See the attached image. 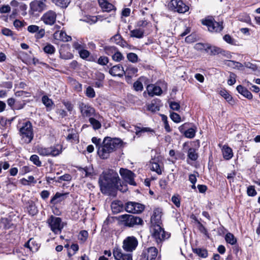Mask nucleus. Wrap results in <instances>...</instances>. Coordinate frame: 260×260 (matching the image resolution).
<instances>
[{"label":"nucleus","instance_id":"nucleus-1","mask_svg":"<svg viewBox=\"0 0 260 260\" xmlns=\"http://www.w3.org/2000/svg\"><path fill=\"white\" fill-rule=\"evenodd\" d=\"M120 181L118 173L114 170L108 169L104 171L99 179L101 192L105 194L116 196Z\"/></svg>","mask_w":260,"mask_h":260},{"label":"nucleus","instance_id":"nucleus-2","mask_svg":"<svg viewBox=\"0 0 260 260\" xmlns=\"http://www.w3.org/2000/svg\"><path fill=\"white\" fill-rule=\"evenodd\" d=\"M124 143L120 138L105 137L102 143V147L98 150V154L103 159L109 157L110 154L118 149H122Z\"/></svg>","mask_w":260,"mask_h":260},{"label":"nucleus","instance_id":"nucleus-3","mask_svg":"<svg viewBox=\"0 0 260 260\" xmlns=\"http://www.w3.org/2000/svg\"><path fill=\"white\" fill-rule=\"evenodd\" d=\"M17 126L18 134L21 140L23 143L28 144L30 143L34 139V133L31 122L27 120L22 123H19Z\"/></svg>","mask_w":260,"mask_h":260},{"label":"nucleus","instance_id":"nucleus-4","mask_svg":"<svg viewBox=\"0 0 260 260\" xmlns=\"http://www.w3.org/2000/svg\"><path fill=\"white\" fill-rule=\"evenodd\" d=\"M116 218L118 220V224L125 228H131L144 224L142 218L132 214H124Z\"/></svg>","mask_w":260,"mask_h":260},{"label":"nucleus","instance_id":"nucleus-5","mask_svg":"<svg viewBox=\"0 0 260 260\" xmlns=\"http://www.w3.org/2000/svg\"><path fill=\"white\" fill-rule=\"evenodd\" d=\"M47 0H33L29 4V14L37 16L47 9Z\"/></svg>","mask_w":260,"mask_h":260},{"label":"nucleus","instance_id":"nucleus-6","mask_svg":"<svg viewBox=\"0 0 260 260\" xmlns=\"http://www.w3.org/2000/svg\"><path fill=\"white\" fill-rule=\"evenodd\" d=\"M201 23L203 25L206 26L211 32H220L224 28L222 21L217 22L212 17L202 19Z\"/></svg>","mask_w":260,"mask_h":260},{"label":"nucleus","instance_id":"nucleus-7","mask_svg":"<svg viewBox=\"0 0 260 260\" xmlns=\"http://www.w3.org/2000/svg\"><path fill=\"white\" fill-rule=\"evenodd\" d=\"M162 224H153L152 237L155 239L156 242L159 244L162 241L168 239L170 236V233L166 232L164 229L161 226Z\"/></svg>","mask_w":260,"mask_h":260},{"label":"nucleus","instance_id":"nucleus-8","mask_svg":"<svg viewBox=\"0 0 260 260\" xmlns=\"http://www.w3.org/2000/svg\"><path fill=\"white\" fill-rule=\"evenodd\" d=\"M168 7L170 10L181 14H184L189 9V6L182 0H171Z\"/></svg>","mask_w":260,"mask_h":260},{"label":"nucleus","instance_id":"nucleus-9","mask_svg":"<svg viewBox=\"0 0 260 260\" xmlns=\"http://www.w3.org/2000/svg\"><path fill=\"white\" fill-rule=\"evenodd\" d=\"M164 85L167 86V83L165 81L158 80L155 84H148L146 86L148 95L149 97H153L155 95L159 96L162 93V90L158 85Z\"/></svg>","mask_w":260,"mask_h":260},{"label":"nucleus","instance_id":"nucleus-10","mask_svg":"<svg viewBox=\"0 0 260 260\" xmlns=\"http://www.w3.org/2000/svg\"><path fill=\"white\" fill-rule=\"evenodd\" d=\"M71 197L73 198L72 194L69 192H56L51 198L50 204L52 206H57L58 204L64 203V201Z\"/></svg>","mask_w":260,"mask_h":260},{"label":"nucleus","instance_id":"nucleus-11","mask_svg":"<svg viewBox=\"0 0 260 260\" xmlns=\"http://www.w3.org/2000/svg\"><path fill=\"white\" fill-rule=\"evenodd\" d=\"M145 209V206L135 202H127L124 205V210L129 213L140 214Z\"/></svg>","mask_w":260,"mask_h":260},{"label":"nucleus","instance_id":"nucleus-12","mask_svg":"<svg viewBox=\"0 0 260 260\" xmlns=\"http://www.w3.org/2000/svg\"><path fill=\"white\" fill-rule=\"evenodd\" d=\"M79 108L81 116L84 118H90L93 117H96V116L95 108L88 104L81 103L79 104Z\"/></svg>","mask_w":260,"mask_h":260},{"label":"nucleus","instance_id":"nucleus-13","mask_svg":"<svg viewBox=\"0 0 260 260\" xmlns=\"http://www.w3.org/2000/svg\"><path fill=\"white\" fill-rule=\"evenodd\" d=\"M62 222L61 218L55 217L53 215L50 216L47 220V223L51 230L55 234L58 232H61L63 226L61 225Z\"/></svg>","mask_w":260,"mask_h":260},{"label":"nucleus","instance_id":"nucleus-14","mask_svg":"<svg viewBox=\"0 0 260 260\" xmlns=\"http://www.w3.org/2000/svg\"><path fill=\"white\" fill-rule=\"evenodd\" d=\"M119 173L126 182L131 185L137 186V183L135 181L136 176L133 171L127 169L120 168Z\"/></svg>","mask_w":260,"mask_h":260},{"label":"nucleus","instance_id":"nucleus-15","mask_svg":"<svg viewBox=\"0 0 260 260\" xmlns=\"http://www.w3.org/2000/svg\"><path fill=\"white\" fill-rule=\"evenodd\" d=\"M138 245V241L134 236H129L123 241L122 248L127 252H132L135 250Z\"/></svg>","mask_w":260,"mask_h":260},{"label":"nucleus","instance_id":"nucleus-16","mask_svg":"<svg viewBox=\"0 0 260 260\" xmlns=\"http://www.w3.org/2000/svg\"><path fill=\"white\" fill-rule=\"evenodd\" d=\"M157 254V249L155 247H150L143 250L140 260H155Z\"/></svg>","mask_w":260,"mask_h":260},{"label":"nucleus","instance_id":"nucleus-17","mask_svg":"<svg viewBox=\"0 0 260 260\" xmlns=\"http://www.w3.org/2000/svg\"><path fill=\"white\" fill-rule=\"evenodd\" d=\"M194 144V147L189 148L187 151V162L190 164L189 160L195 161L199 157V154L197 152L198 148L200 147V141L199 140L193 141L192 142Z\"/></svg>","mask_w":260,"mask_h":260},{"label":"nucleus","instance_id":"nucleus-18","mask_svg":"<svg viewBox=\"0 0 260 260\" xmlns=\"http://www.w3.org/2000/svg\"><path fill=\"white\" fill-rule=\"evenodd\" d=\"M56 18V12L53 10H49L42 15L41 20L46 25L52 26L55 23Z\"/></svg>","mask_w":260,"mask_h":260},{"label":"nucleus","instance_id":"nucleus-19","mask_svg":"<svg viewBox=\"0 0 260 260\" xmlns=\"http://www.w3.org/2000/svg\"><path fill=\"white\" fill-rule=\"evenodd\" d=\"M107 69H109V73L112 76L122 77L124 75V70L121 64L112 66V63H109L107 66Z\"/></svg>","mask_w":260,"mask_h":260},{"label":"nucleus","instance_id":"nucleus-20","mask_svg":"<svg viewBox=\"0 0 260 260\" xmlns=\"http://www.w3.org/2000/svg\"><path fill=\"white\" fill-rule=\"evenodd\" d=\"M113 255L116 260H133L132 255L123 253L118 247H115L113 250Z\"/></svg>","mask_w":260,"mask_h":260},{"label":"nucleus","instance_id":"nucleus-21","mask_svg":"<svg viewBox=\"0 0 260 260\" xmlns=\"http://www.w3.org/2000/svg\"><path fill=\"white\" fill-rule=\"evenodd\" d=\"M53 38L55 40L68 42L72 40V37L67 34L64 30H61L60 31L56 30L53 35Z\"/></svg>","mask_w":260,"mask_h":260},{"label":"nucleus","instance_id":"nucleus-22","mask_svg":"<svg viewBox=\"0 0 260 260\" xmlns=\"http://www.w3.org/2000/svg\"><path fill=\"white\" fill-rule=\"evenodd\" d=\"M98 3L103 12H110L114 10L115 12L116 10L114 5L109 3L107 0H98Z\"/></svg>","mask_w":260,"mask_h":260},{"label":"nucleus","instance_id":"nucleus-23","mask_svg":"<svg viewBox=\"0 0 260 260\" xmlns=\"http://www.w3.org/2000/svg\"><path fill=\"white\" fill-rule=\"evenodd\" d=\"M78 53L80 57L84 60L90 62L95 61L96 60V54H91L90 52L85 48L80 50Z\"/></svg>","mask_w":260,"mask_h":260},{"label":"nucleus","instance_id":"nucleus-24","mask_svg":"<svg viewBox=\"0 0 260 260\" xmlns=\"http://www.w3.org/2000/svg\"><path fill=\"white\" fill-rule=\"evenodd\" d=\"M25 209H26L27 213L31 216L36 215L38 213L35 203L30 200L26 203Z\"/></svg>","mask_w":260,"mask_h":260},{"label":"nucleus","instance_id":"nucleus-25","mask_svg":"<svg viewBox=\"0 0 260 260\" xmlns=\"http://www.w3.org/2000/svg\"><path fill=\"white\" fill-rule=\"evenodd\" d=\"M141 81H143L145 84H147L149 82V80L147 77L141 76L133 84V88L136 91H142L143 90V85Z\"/></svg>","mask_w":260,"mask_h":260},{"label":"nucleus","instance_id":"nucleus-26","mask_svg":"<svg viewBox=\"0 0 260 260\" xmlns=\"http://www.w3.org/2000/svg\"><path fill=\"white\" fill-rule=\"evenodd\" d=\"M138 71V68L133 65L131 64L127 66L125 70H124V74L126 80H131L134 76L137 75Z\"/></svg>","mask_w":260,"mask_h":260},{"label":"nucleus","instance_id":"nucleus-27","mask_svg":"<svg viewBox=\"0 0 260 260\" xmlns=\"http://www.w3.org/2000/svg\"><path fill=\"white\" fill-rule=\"evenodd\" d=\"M111 206L114 214H117L124 210V205L122 202L120 200L113 201Z\"/></svg>","mask_w":260,"mask_h":260},{"label":"nucleus","instance_id":"nucleus-28","mask_svg":"<svg viewBox=\"0 0 260 260\" xmlns=\"http://www.w3.org/2000/svg\"><path fill=\"white\" fill-rule=\"evenodd\" d=\"M69 50L68 47L62 46L59 51V57L65 60L72 59L74 55Z\"/></svg>","mask_w":260,"mask_h":260},{"label":"nucleus","instance_id":"nucleus-29","mask_svg":"<svg viewBox=\"0 0 260 260\" xmlns=\"http://www.w3.org/2000/svg\"><path fill=\"white\" fill-rule=\"evenodd\" d=\"M134 128L135 130V134L138 137L142 136L143 134L146 132H149L152 135L155 134V131L149 127H141L136 125H134Z\"/></svg>","mask_w":260,"mask_h":260},{"label":"nucleus","instance_id":"nucleus-30","mask_svg":"<svg viewBox=\"0 0 260 260\" xmlns=\"http://www.w3.org/2000/svg\"><path fill=\"white\" fill-rule=\"evenodd\" d=\"M110 40L116 44L122 47H124L128 45L127 42L122 38L119 32L111 38Z\"/></svg>","mask_w":260,"mask_h":260},{"label":"nucleus","instance_id":"nucleus-31","mask_svg":"<svg viewBox=\"0 0 260 260\" xmlns=\"http://www.w3.org/2000/svg\"><path fill=\"white\" fill-rule=\"evenodd\" d=\"M161 214L162 212L160 208H157L153 210V215L151 216V220L154 221L153 224H162Z\"/></svg>","mask_w":260,"mask_h":260},{"label":"nucleus","instance_id":"nucleus-32","mask_svg":"<svg viewBox=\"0 0 260 260\" xmlns=\"http://www.w3.org/2000/svg\"><path fill=\"white\" fill-rule=\"evenodd\" d=\"M236 89L240 94L247 99H252L253 95L252 93L244 86L241 85H239L237 86Z\"/></svg>","mask_w":260,"mask_h":260},{"label":"nucleus","instance_id":"nucleus-33","mask_svg":"<svg viewBox=\"0 0 260 260\" xmlns=\"http://www.w3.org/2000/svg\"><path fill=\"white\" fill-rule=\"evenodd\" d=\"M219 94L222 96L227 102L231 105H234L235 104V101L233 96L229 93L228 90L225 89H222L219 91Z\"/></svg>","mask_w":260,"mask_h":260},{"label":"nucleus","instance_id":"nucleus-34","mask_svg":"<svg viewBox=\"0 0 260 260\" xmlns=\"http://www.w3.org/2000/svg\"><path fill=\"white\" fill-rule=\"evenodd\" d=\"M223 157L225 160H229L233 156L232 149L228 145H224L222 149Z\"/></svg>","mask_w":260,"mask_h":260},{"label":"nucleus","instance_id":"nucleus-35","mask_svg":"<svg viewBox=\"0 0 260 260\" xmlns=\"http://www.w3.org/2000/svg\"><path fill=\"white\" fill-rule=\"evenodd\" d=\"M197 131V127L194 123H193L191 127L185 131L183 134L186 138L192 139L195 137Z\"/></svg>","mask_w":260,"mask_h":260},{"label":"nucleus","instance_id":"nucleus-36","mask_svg":"<svg viewBox=\"0 0 260 260\" xmlns=\"http://www.w3.org/2000/svg\"><path fill=\"white\" fill-rule=\"evenodd\" d=\"M62 151V146L56 144L50 147V156H56L61 153Z\"/></svg>","mask_w":260,"mask_h":260},{"label":"nucleus","instance_id":"nucleus-37","mask_svg":"<svg viewBox=\"0 0 260 260\" xmlns=\"http://www.w3.org/2000/svg\"><path fill=\"white\" fill-rule=\"evenodd\" d=\"M218 48L219 47L209 43L208 46L206 47L205 53L210 56L217 55H218Z\"/></svg>","mask_w":260,"mask_h":260},{"label":"nucleus","instance_id":"nucleus-38","mask_svg":"<svg viewBox=\"0 0 260 260\" xmlns=\"http://www.w3.org/2000/svg\"><path fill=\"white\" fill-rule=\"evenodd\" d=\"M78 169L80 171H84L85 172V177H89L92 179L95 175L92 167L91 168H89L87 167L84 168L79 167Z\"/></svg>","mask_w":260,"mask_h":260},{"label":"nucleus","instance_id":"nucleus-39","mask_svg":"<svg viewBox=\"0 0 260 260\" xmlns=\"http://www.w3.org/2000/svg\"><path fill=\"white\" fill-rule=\"evenodd\" d=\"M192 251L194 253L202 258H206L208 256V250L205 248H192Z\"/></svg>","mask_w":260,"mask_h":260},{"label":"nucleus","instance_id":"nucleus-40","mask_svg":"<svg viewBox=\"0 0 260 260\" xmlns=\"http://www.w3.org/2000/svg\"><path fill=\"white\" fill-rule=\"evenodd\" d=\"M42 102L48 110H51L54 105V102L52 99L49 98L47 95H44L42 98Z\"/></svg>","mask_w":260,"mask_h":260},{"label":"nucleus","instance_id":"nucleus-41","mask_svg":"<svg viewBox=\"0 0 260 260\" xmlns=\"http://www.w3.org/2000/svg\"><path fill=\"white\" fill-rule=\"evenodd\" d=\"M56 6L60 8H67L71 2V0H51Z\"/></svg>","mask_w":260,"mask_h":260},{"label":"nucleus","instance_id":"nucleus-42","mask_svg":"<svg viewBox=\"0 0 260 260\" xmlns=\"http://www.w3.org/2000/svg\"><path fill=\"white\" fill-rule=\"evenodd\" d=\"M144 36V30L140 28L135 29L130 31V36L138 39L142 38Z\"/></svg>","mask_w":260,"mask_h":260},{"label":"nucleus","instance_id":"nucleus-43","mask_svg":"<svg viewBox=\"0 0 260 260\" xmlns=\"http://www.w3.org/2000/svg\"><path fill=\"white\" fill-rule=\"evenodd\" d=\"M225 240L227 243L232 245H235L237 243V239L234 234L230 232H228L224 237Z\"/></svg>","mask_w":260,"mask_h":260},{"label":"nucleus","instance_id":"nucleus-44","mask_svg":"<svg viewBox=\"0 0 260 260\" xmlns=\"http://www.w3.org/2000/svg\"><path fill=\"white\" fill-rule=\"evenodd\" d=\"M43 50L47 54L52 55L55 52L56 49L53 45L47 43L43 48Z\"/></svg>","mask_w":260,"mask_h":260},{"label":"nucleus","instance_id":"nucleus-45","mask_svg":"<svg viewBox=\"0 0 260 260\" xmlns=\"http://www.w3.org/2000/svg\"><path fill=\"white\" fill-rule=\"evenodd\" d=\"M109 59L108 57L105 56H101L98 58L97 55L96 54V60L94 61L101 66H108L109 64Z\"/></svg>","mask_w":260,"mask_h":260},{"label":"nucleus","instance_id":"nucleus-46","mask_svg":"<svg viewBox=\"0 0 260 260\" xmlns=\"http://www.w3.org/2000/svg\"><path fill=\"white\" fill-rule=\"evenodd\" d=\"M94 117L89 118V122H90L93 129H99L101 128L102 124L99 120H96Z\"/></svg>","mask_w":260,"mask_h":260},{"label":"nucleus","instance_id":"nucleus-47","mask_svg":"<svg viewBox=\"0 0 260 260\" xmlns=\"http://www.w3.org/2000/svg\"><path fill=\"white\" fill-rule=\"evenodd\" d=\"M37 152L39 155L43 156H50V147H39L37 148Z\"/></svg>","mask_w":260,"mask_h":260},{"label":"nucleus","instance_id":"nucleus-48","mask_svg":"<svg viewBox=\"0 0 260 260\" xmlns=\"http://www.w3.org/2000/svg\"><path fill=\"white\" fill-rule=\"evenodd\" d=\"M117 49V47L115 46H106L104 47L105 53L109 56H111L112 57Z\"/></svg>","mask_w":260,"mask_h":260},{"label":"nucleus","instance_id":"nucleus-49","mask_svg":"<svg viewBox=\"0 0 260 260\" xmlns=\"http://www.w3.org/2000/svg\"><path fill=\"white\" fill-rule=\"evenodd\" d=\"M197 228L200 232L204 234L207 238H210V234L207 229L201 222L199 223V224H197Z\"/></svg>","mask_w":260,"mask_h":260},{"label":"nucleus","instance_id":"nucleus-50","mask_svg":"<svg viewBox=\"0 0 260 260\" xmlns=\"http://www.w3.org/2000/svg\"><path fill=\"white\" fill-rule=\"evenodd\" d=\"M29 160L37 167H40L42 166V162L39 157L37 154L31 155L29 158Z\"/></svg>","mask_w":260,"mask_h":260},{"label":"nucleus","instance_id":"nucleus-51","mask_svg":"<svg viewBox=\"0 0 260 260\" xmlns=\"http://www.w3.org/2000/svg\"><path fill=\"white\" fill-rule=\"evenodd\" d=\"M30 240L31 241L30 243V251L32 252H36L39 250L40 247V245L38 243L34 238H30Z\"/></svg>","mask_w":260,"mask_h":260},{"label":"nucleus","instance_id":"nucleus-52","mask_svg":"<svg viewBox=\"0 0 260 260\" xmlns=\"http://www.w3.org/2000/svg\"><path fill=\"white\" fill-rule=\"evenodd\" d=\"M12 120H13V119H7L6 118H5L4 117H3V116L1 117H0L1 128L3 130L6 129L8 122H9V124H10L11 123V122Z\"/></svg>","mask_w":260,"mask_h":260},{"label":"nucleus","instance_id":"nucleus-53","mask_svg":"<svg viewBox=\"0 0 260 260\" xmlns=\"http://www.w3.org/2000/svg\"><path fill=\"white\" fill-rule=\"evenodd\" d=\"M85 94L87 97L90 99L94 98L96 95L94 89L90 86L86 88Z\"/></svg>","mask_w":260,"mask_h":260},{"label":"nucleus","instance_id":"nucleus-54","mask_svg":"<svg viewBox=\"0 0 260 260\" xmlns=\"http://www.w3.org/2000/svg\"><path fill=\"white\" fill-rule=\"evenodd\" d=\"M88 237V233L86 230H82L80 232L79 235V240L82 243L85 242Z\"/></svg>","mask_w":260,"mask_h":260},{"label":"nucleus","instance_id":"nucleus-55","mask_svg":"<svg viewBox=\"0 0 260 260\" xmlns=\"http://www.w3.org/2000/svg\"><path fill=\"white\" fill-rule=\"evenodd\" d=\"M112 58L113 60L116 62H120L124 59V56L122 53L117 49L115 53H114L113 55Z\"/></svg>","mask_w":260,"mask_h":260},{"label":"nucleus","instance_id":"nucleus-56","mask_svg":"<svg viewBox=\"0 0 260 260\" xmlns=\"http://www.w3.org/2000/svg\"><path fill=\"white\" fill-rule=\"evenodd\" d=\"M209 43H197L194 45V49L199 51H204L205 52L206 47L208 46Z\"/></svg>","mask_w":260,"mask_h":260},{"label":"nucleus","instance_id":"nucleus-57","mask_svg":"<svg viewBox=\"0 0 260 260\" xmlns=\"http://www.w3.org/2000/svg\"><path fill=\"white\" fill-rule=\"evenodd\" d=\"M171 201L176 207L179 208L180 207L181 198L178 194L173 195L172 197Z\"/></svg>","mask_w":260,"mask_h":260},{"label":"nucleus","instance_id":"nucleus-58","mask_svg":"<svg viewBox=\"0 0 260 260\" xmlns=\"http://www.w3.org/2000/svg\"><path fill=\"white\" fill-rule=\"evenodd\" d=\"M151 164V170L155 172L158 175H161L162 174V171L159 164L156 162H152Z\"/></svg>","mask_w":260,"mask_h":260},{"label":"nucleus","instance_id":"nucleus-59","mask_svg":"<svg viewBox=\"0 0 260 260\" xmlns=\"http://www.w3.org/2000/svg\"><path fill=\"white\" fill-rule=\"evenodd\" d=\"M127 58L129 61L133 63H136L138 61V55L136 53L133 52H130L127 53Z\"/></svg>","mask_w":260,"mask_h":260},{"label":"nucleus","instance_id":"nucleus-60","mask_svg":"<svg viewBox=\"0 0 260 260\" xmlns=\"http://www.w3.org/2000/svg\"><path fill=\"white\" fill-rule=\"evenodd\" d=\"M247 194L249 197H254L257 194V191L253 185H249L247 188Z\"/></svg>","mask_w":260,"mask_h":260},{"label":"nucleus","instance_id":"nucleus-61","mask_svg":"<svg viewBox=\"0 0 260 260\" xmlns=\"http://www.w3.org/2000/svg\"><path fill=\"white\" fill-rule=\"evenodd\" d=\"M61 103L65 106L69 112H71L73 111L74 109V105L71 101L63 100L61 101Z\"/></svg>","mask_w":260,"mask_h":260},{"label":"nucleus","instance_id":"nucleus-62","mask_svg":"<svg viewBox=\"0 0 260 260\" xmlns=\"http://www.w3.org/2000/svg\"><path fill=\"white\" fill-rule=\"evenodd\" d=\"M100 17H101V15L89 16L87 17L86 21L90 24H94L98 21Z\"/></svg>","mask_w":260,"mask_h":260},{"label":"nucleus","instance_id":"nucleus-63","mask_svg":"<svg viewBox=\"0 0 260 260\" xmlns=\"http://www.w3.org/2000/svg\"><path fill=\"white\" fill-rule=\"evenodd\" d=\"M170 118L175 123H179L181 121V116L179 114L175 112L170 113Z\"/></svg>","mask_w":260,"mask_h":260},{"label":"nucleus","instance_id":"nucleus-64","mask_svg":"<svg viewBox=\"0 0 260 260\" xmlns=\"http://www.w3.org/2000/svg\"><path fill=\"white\" fill-rule=\"evenodd\" d=\"M193 123H190V122H185L180 125L179 127V131L181 133L183 134L185 131L188 129Z\"/></svg>","mask_w":260,"mask_h":260}]
</instances>
